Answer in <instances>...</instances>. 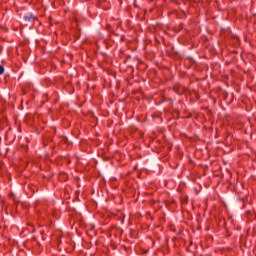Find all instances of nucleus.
Masks as SVG:
<instances>
[{
    "mask_svg": "<svg viewBox=\"0 0 256 256\" xmlns=\"http://www.w3.org/2000/svg\"><path fill=\"white\" fill-rule=\"evenodd\" d=\"M24 21H26V23L35 21V16L33 14H27L24 16Z\"/></svg>",
    "mask_w": 256,
    "mask_h": 256,
    "instance_id": "f257e3e1",
    "label": "nucleus"
},
{
    "mask_svg": "<svg viewBox=\"0 0 256 256\" xmlns=\"http://www.w3.org/2000/svg\"><path fill=\"white\" fill-rule=\"evenodd\" d=\"M3 73H5V68L3 65H0V75H3Z\"/></svg>",
    "mask_w": 256,
    "mask_h": 256,
    "instance_id": "f03ea898",
    "label": "nucleus"
}]
</instances>
